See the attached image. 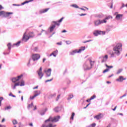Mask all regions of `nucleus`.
<instances>
[{
    "instance_id": "13",
    "label": "nucleus",
    "mask_w": 127,
    "mask_h": 127,
    "mask_svg": "<svg viewBox=\"0 0 127 127\" xmlns=\"http://www.w3.org/2000/svg\"><path fill=\"white\" fill-rule=\"evenodd\" d=\"M124 80H127V78H124V76H120L119 78L116 79V81H117V82H123Z\"/></svg>"
},
{
    "instance_id": "61",
    "label": "nucleus",
    "mask_w": 127,
    "mask_h": 127,
    "mask_svg": "<svg viewBox=\"0 0 127 127\" xmlns=\"http://www.w3.org/2000/svg\"><path fill=\"white\" fill-rule=\"evenodd\" d=\"M46 60V59H45V58H44V59H43V63H44V62H45Z\"/></svg>"
},
{
    "instance_id": "14",
    "label": "nucleus",
    "mask_w": 127,
    "mask_h": 127,
    "mask_svg": "<svg viewBox=\"0 0 127 127\" xmlns=\"http://www.w3.org/2000/svg\"><path fill=\"white\" fill-rule=\"evenodd\" d=\"M45 73H46L48 77H49L51 75V69L49 68L47 71L45 70Z\"/></svg>"
},
{
    "instance_id": "58",
    "label": "nucleus",
    "mask_w": 127,
    "mask_h": 127,
    "mask_svg": "<svg viewBox=\"0 0 127 127\" xmlns=\"http://www.w3.org/2000/svg\"><path fill=\"white\" fill-rule=\"evenodd\" d=\"M38 86H37L33 88V90H35V89H38Z\"/></svg>"
},
{
    "instance_id": "16",
    "label": "nucleus",
    "mask_w": 127,
    "mask_h": 127,
    "mask_svg": "<svg viewBox=\"0 0 127 127\" xmlns=\"http://www.w3.org/2000/svg\"><path fill=\"white\" fill-rule=\"evenodd\" d=\"M49 9H50L49 8L42 9L40 11V13H45V12H47V11H48V10H49Z\"/></svg>"
},
{
    "instance_id": "47",
    "label": "nucleus",
    "mask_w": 127,
    "mask_h": 127,
    "mask_svg": "<svg viewBox=\"0 0 127 127\" xmlns=\"http://www.w3.org/2000/svg\"><path fill=\"white\" fill-rule=\"evenodd\" d=\"M91 103L88 104L85 107H84V109H86V108H88L89 106H90Z\"/></svg>"
},
{
    "instance_id": "15",
    "label": "nucleus",
    "mask_w": 127,
    "mask_h": 127,
    "mask_svg": "<svg viewBox=\"0 0 127 127\" xmlns=\"http://www.w3.org/2000/svg\"><path fill=\"white\" fill-rule=\"evenodd\" d=\"M102 118H103V114H99L94 117V119H96V120H100Z\"/></svg>"
},
{
    "instance_id": "34",
    "label": "nucleus",
    "mask_w": 127,
    "mask_h": 127,
    "mask_svg": "<svg viewBox=\"0 0 127 127\" xmlns=\"http://www.w3.org/2000/svg\"><path fill=\"white\" fill-rule=\"evenodd\" d=\"M72 6H73V7H75V8H79V6L77 5V4H73L72 5Z\"/></svg>"
},
{
    "instance_id": "5",
    "label": "nucleus",
    "mask_w": 127,
    "mask_h": 127,
    "mask_svg": "<svg viewBox=\"0 0 127 127\" xmlns=\"http://www.w3.org/2000/svg\"><path fill=\"white\" fill-rule=\"evenodd\" d=\"M102 23H107V20H98L94 21V24L96 26H98V25H100V24H102Z\"/></svg>"
},
{
    "instance_id": "3",
    "label": "nucleus",
    "mask_w": 127,
    "mask_h": 127,
    "mask_svg": "<svg viewBox=\"0 0 127 127\" xmlns=\"http://www.w3.org/2000/svg\"><path fill=\"white\" fill-rule=\"evenodd\" d=\"M85 47H80V48L79 49V50H73V51L70 52L69 53V54L70 55H75V54H76V53H81V52H82V51H84V50H85Z\"/></svg>"
},
{
    "instance_id": "31",
    "label": "nucleus",
    "mask_w": 127,
    "mask_h": 127,
    "mask_svg": "<svg viewBox=\"0 0 127 127\" xmlns=\"http://www.w3.org/2000/svg\"><path fill=\"white\" fill-rule=\"evenodd\" d=\"M19 44H20V42H18L17 43L14 44L13 46H19Z\"/></svg>"
},
{
    "instance_id": "57",
    "label": "nucleus",
    "mask_w": 127,
    "mask_h": 127,
    "mask_svg": "<svg viewBox=\"0 0 127 127\" xmlns=\"http://www.w3.org/2000/svg\"><path fill=\"white\" fill-rule=\"evenodd\" d=\"M83 15H87V14H80V16H83Z\"/></svg>"
},
{
    "instance_id": "27",
    "label": "nucleus",
    "mask_w": 127,
    "mask_h": 127,
    "mask_svg": "<svg viewBox=\"0 0 127 127\" xmlns=\"http://www.w3.org/2000/svg\"><path fill=\"white\" fill-rule=\"evenodd\" d=\"M7 47L9 50H10V49H11V44H10V43H9L7 44Z\"/></svg>"
},
{
    "instance_id": "39",
    "label": "nucleus",
    "mask_w": 127,
    "mask_h": 127,
    "mask_svg": "<svg viewBox=\"0 0 127 127\" xmlns=\"http://www.w3.org/2000/svg\"><path fill=\"white\" fill-rule=\"evenodd\" d=\"M52 80H53V78H52L51 79H48V80H46L45 82L47 83V82H51V81H52Z\"/></svg>"
},
{
    "instance_id": "52",
    "label": "nucleus",
    "mask_w": 127,
    "mask_h": 127,
    "mask_svg": "<svg viewBox=\"0 0 127 127\" xmlns=\"http://www.w3.org/2000/svg\"><path fill=\"white\" fill-rule=\"evenodd\" d=\"M118 106H116L114 109H112L113 111H116V110L117 109V108Z\"/></svg>"
},
{
    "instance_id": "12",
    "label": "nucleus",
    "mask_w": 127,
    "mask_h": 127,
    "mask_svg": "<svg viewBox=\"0 0 127 127\" xmlns=\"http://www.w3.org/2000/svg\"><path fill=\"white\" fill-rule=\"evenodd\" d=\"M29 38H30L29 36L26 35L25 33L24 34L23 38H22L23 41H25V42H26V41H27V40H28Z\"/></svg>"
},
{
    "instance_id": "60",
    "label": "nucleus",
    "mask_w": 127,
    "mask_h": 127,
    "mask_svg": "<svg viewBox=\"0 0 127 127\" xmlns=\"http://www.w3.org/2000/svg\"><path fill=\"white\" fill-rule=\"evenodd\" d=\"M59 98H60V95L58 96L57 101H58V100H59Z\"/></svg>"
},
{
    "instance_id": "32",
    "label": "nucleus",
    "mask_w": 127,
    "mask_h": 127,
    "mask_svg": "<svg viewBox=\"0 0 127 127\" xmlns=\"http://www.w3.org/2000/svg\"><path fill=\"white\" fill-rule=\"evenodd\" d=\"M54 23H55V25H58V26H59L60 25V23L59 22H54Z\"/></svg>"
},
{
    "instance_id": "51",
    "label": "nucleus",
    "mask_w": 127,
    "mask_h": 127,
    "mask_svg": "<svg viewBox=\"0 0 127 127\" xmlns=\"http://www.w3.org/2000/svg\"><path fill=\"white\" fill-rule=\"evenodd\" d=\"M67 69H65V70L64 71V75H65V74L66 73H67Z\"/></svg>"
},
{
    "instance_id": "22",
    "label": "nucleus",
    "mask_w": 127,
    "mask_h": 127,
    "mask_svg": "<svg viewBox=\"0 0 127 127\" xmlns=\"http://www.w3.org/2000/svg\"><path fill=\"white\" fill-rule=\"evenodd\" d=\"M56 27V26L55 25H53L52 26H51L50 27V32H52V31H53V30H54L55 28Z\"/></svg>"
},
{
    "instance_id": "54",
    "label": "nucleus",
    "mask_w": 127,
    "mask_h": 127,
    "mask_svg": "<svg viewBox=\"0 0 127 127\" xmlns=\"http://www.w3.org/2000/svg\"><path fill=\"white\" fill-rule=\"evenodd\" d=\"M90 41H92V40H88V41H86L85 42H84L83 43H86V42H90Z\"/></svg>"
},
{
    "instance_id": "20",
    "label": "nucleus",
    "mask_w": 127,
    "mask_h": 127,
    "mask_svg": "<svg viewBox=\"0 0 127 127\" xmlns=\"http://www.w3.org/2000/svg\"><path fill=\"white\" fill-rule=\"evenodd\" d=\"M40 94V92H39V93L36 94L35 95H34L33 96H30V99L33 100V99H34V98H35V97H37V96H38Z\"/></svg>"
},
{
    "instance_id": "24",
    "label": "nucleus",
    "mask_w": 127,
    "mask_h": 127,
    "mask_svg": "<svg viewBox=\"0 0 127 127\" xmlns=\"http://www.w3.org/2000/svg\"><path fill=\"white\" fill-rule=\"evenodd\" d=\"M110 18H113V16L109 15L108 16H107L105 19H104L103 20H107L108 19H110Z\"/></svg>"
},
{
    "instance_id": "42",
    "label": "nucleus",
    "mask_w": 127,
    "mask_h": 127,
    "mask_svg": "<svg viewBox=\"0 0 127 127\" xmlns=\"http://www.w3.org/2000/svg\"><path fill=\"white\" fill-rule=\"evenodd\" d=\"M104 59H105V60H108V55H105L104 57H103Z\"/></svg>"
},
{
    "instance_id": "9",
    "label": "nucleus",
    "mask_w": 127,
    "mask_h": 127,
    "mask_svg": "<svg viewBox=\"0 0 127 127\" xmlns=\"http://www.w3.org/2000/svg\"><path fill=\"white\" fill-rule=\"evenodd\" d=\"M40 79H42L44 74L42 73V67H40L39 70L37 71Z\"/></svg>"
},
{
    "instance_id": "4",
    "label": "nucleus",
    "mask_w": 127,
    "mask_h": 127,
    "mask_svg": "<svg viewBox=\"0 0 127 127\" xmlns=\"http://www.w3.org/2000/svg\"><path fill=\"white\" fill-rule=\"evenodd\" d=\"M11 14H13V13L9 12H5L4 11H0V16L3 15L4 17H9Z\"/></svg>"
},
{
    "instance_id": "40",
    "label": "nucleus",
    "mask_w": 127,
    "mask_h": 127,
    "mask_svg": "<svg viewBox=\"0 0 127 127\" xmlns=\"http://www.w3.org/2000/svg\"><path fill=\"white\" fill-rule=\"evenodd\" d=\"M96 98V95H93L91 98L90 100H94Z\"/></svg>"
},
{
    "instance_id": "23",
    "label": "nucleus",
    "mask_w": 127,
    "mask_h": 127,
    "mask_svg": "<svg viewBox=\"0 0 127 127\" xmlns=\"http://www.w3.org/2000/svg\"><path fill=\"white\" fill-rule=\"evenodd\" d=\"M90 67H92V66H94V64H95V61H92V60H90Z\"/></svg>"
},
{
    "instance_id": "10",
    "label": "nucleus",
    "mask_w": 127,
    "mask_h": 127,
    "mask_svg": "<svg viewBox=\"0 0 127 127\" xmlns=\"http://www.w3.org/2000/svg\"><path fill=\"white\" fill-rule=\"evenodd\" d=\"M106 32L104 31H95L94 33L93 34L95 35V36H98V35L100 34H105Z\"/></svg>"
},
{
    "instance_id": "18",
    "label": "nucleus",
    "mask_w": 127,
    "mask_h": 127,
    "mask_svg": "<svg viewBox=\"0 0 127 127\" xmlns=\"http://www.w3.org/2000/svg\"><path fill=\"white\" fill-rule=\"evenodd\" d=\"M123 17V14H118L116 16V19H121V18H122Z\"/></svg>"
},
{
    "instance_id": "56",
    "label": "nucleus",
    "mask_w": 127,
    "mask_h": 127,
    "mask_svg": "<svg viewBox=\"0 0 127 127\" xmlns=\"http://www.w3.org/2000/svg\"><path fill=\"white\" fill-rule=\"evenodd\" d=\"M29 126H30V127H33V124H32V123H30Z\"/></svg>"
},
{
    "instance_id": "25",
    "label": "nucleus",
    "mask_w": 127,
    "mask_h": 127,
    "mask_svg": "<svg viewBox=\"0 0 127 127\" xmlns=\"http://www.w3.org/2000/svg\"><path fill=\"white\" fill-rule=\"evenodd\" d=\"M12 123L13 124V125H16V126H17V125H20V124L19 123H17V121L16 120H13L12 121Z\"/></svg>"
},
{
    "instance_id": "30",
    "label": "nucleus",
    "mask_w": 127,
    "mask_h": 127,
    "mask_svg": "<svg viewBox=\"0 0 127 127\" xmlns=\"http://www.w3.org/2000/svg\"><path fill=\"white\" fill-rule=\"evenodd\" d=\"M96 127V124L93 123L92 124H91L88 126V127Z\"/></svg>"
},
{
    "instance_id": "11",
    "label": "nucleus",
    "mask_w": 127,
    "mask_h": 127,
    "mask_svg": "<svg viewBox=\"0 0 127 127\" xmlns=\"http://www.w3.org/2000/svg\"><path fill=\"white\" fill-rule=\"evenodd\" d=\"M83 68H84V69L85 70H90V69H92V67L91 66H89V64H85L83 65Z\"/></svg>"
},
{
    "instance_id": "45",
    "label": "nucleus",
    "mask_w": 127,
    "mask_h": 127,
    "mask_svg": "<svg viewBox=\"0 0 127 127\" xmlns=\"http://www.w3.org/2000/svg\"><path fill=\"white\" fill-rule=\"evenodd\" d=\"M63 17H62V18H61L58 22L60 23V22H62V20H63Z\"/></svg>"
},
{
    "instance_id": "49",
    "label": "nucleus",
    "mask_w": 127,
    "mask_h": 127,
    "mask_svg": "<svg viewBox=\"0 0 127 127\" xmlns=\"http://www.w3.org/2000/svg\"><path fill=\"white\" fill-rule=\"evenodd\" d=\"M3 7H2V6L1 4H0V10H1V9H3Z\"/></svg>"
},
{
    "instance_id": "29",
    "label": "nucleus",
    "mask_w": 127,
    "mask_h": 127,
    "mask_svg": "<svg viewBox=\"0 0 127 127\" xmlns=\"http://www.w3.org/2000/svg\"><path fill=\"white\" fill-rule=\"evenodd\" d=\"M75 116V113H72L71 116L70 117V120H72L73 121V120H74V117Z\"/></svg>"
},
{
    "instance_id": "53",
    "label": "nucleus",
    "mask_w": 127,
    "mask_h": 127,
    "mask_svg": "<svg viewBox=\"0 0 127 127\" xmlns=\"http://www.w3.org/2000/svg\"><path fill=\"white\" fill-rule=\"evenodd\" d=\"M125 6H126V5H125V3H123L122 6L121 7V8L125 7Z\"/></svg>"
},
{
    "instance_id": "59",
    "label": "nucleus",
    "mask_w": 127,
    "mask_h": 127,
    "mask_svg": "<svg viewBox=\"0 0 127 127\" xmlns=\"http://www.w3.org/2000/svg\"><path fill=\"white\" fill-rule=\"evenodd\" d=\"M59 98H60V95L58 96L57 101H58V100H59Z\"/></svg>"
},
{
    "instance_id": "19",
    "label": "nucleus",
    "mask_w": 127,
    "mask_h": 127,
    "mask_svg": "<svg viewBox=\"0 0 127 127\" xmlns=\"http://www.w3.org/2000/svg\"><path fill=\"white\" fill-rule=\"evenodd\" d=\"M28 36L29 38H32V37H34V33H33V32L29 33Z\"/></svg>"
},
{
    "instance_id": "55",
    "label": "nucleus",
    "mask_w": 127,
    "mask_h": 127,
    "mask_svg": "<svg viewBox=\"0 0 127 127\" xmlns=\"http://www.w3.org/2000/svg\"><path fill=\"white\" fill-rule=\"evenodd\" d=\"M2 100H3V97H0V101L2 102Z\"/></svg>"
},
{
    "instance_id": "21",
    "label": "nucleus",
    "mask_w": 127,
    "mask_h": 127,
    "mask_svg": "<svg viewBox=\"0 0 127 127\" xmlns=\"http://www.w3.org/2000/svg\"><path fill=\"white\" fill-rule=\"evenodd\" d=\"M31 1H33V0H29L28 1H25L21 3L22 5H23L24 4H25V3H28V2H30Z\"/></svg>"
},
{
    "instance_id": "44",
    "label": "nucleus",
    "mask_w": 127,
    "mask_h": 127,
    "mask_svg": "<svg viewBox=\"0 0 127 127\" xmlns=\"http://www.w3.org/2000/svg\"><path fill=\"white\" fill-rule=\"evenodd\" d=\"M38 50V47H36L34 48V51H37Z\"/></svg>"
},
{
    "instance_id": "26",
    "label": "nucleus",
    "mask_w": 127,
    "mask_h": 127,
    "mask_svg": "<svg viewBox=\"0 0 127 127\" xmlns=\"http://www.w3.org/2000/svg\"><path fill=\"white\" fill-rule=\"evenodd\" d=\"M54 111L55 112H56V113H58V112L60 111V110L59 109V107H56V108H55Z\"/></svg>"
},
{
    "instance_id": "48",
    "label": "nucleus",
    "mask_w": 127,
    "mask_h": 127,
    "mask_svg": "<svg viewBox=\"0 0 127 127\" xmlns=\"http://www.w3.org/2000/svg\"><path fill=\"white\" fill-rule=\"evenodd\" d=\"M14 127H20V124H17V125L15 126Z\"/></svg>"
},
{
    "instance_id": "36",
    "label": "nucleus",
    "mask_w": 127,
    "mask_h": 127,
    "mask_svg": "<svg viewBox=\"0 0 127 127\" xmlns=\"http://www.w3.org/2000/svg\"><path fill=\"white\" fill-rule=\"evenodd\" d=\"M31 107H33V103L32 102L31 104L28 105V108H31Z\"/></svg>"
},
{
    "instance_id": "43",
    "label": "nucleus",
    "mask_w": 127,
    "mask_h": 127,
    "mask_svg": "<svg viewBox=\"0 0 127 127\" xmlns=\"http://www.w3.org/2000/svg\"><path fill=\"white\" fill-rule=\"evenodd\" d=\"M9 96H11V97H13V98H15V96L13 95V94H12V93H11L9 94Z\"/></svg>"
},
{
    "instance_id": "17",
    "label": "nucleus",
    "mask_w": 127,
    "mask_h": 127,
    "mask_svg": "<svg viewBox=\"0 0 127 127\" xmlns=\"http://www.w3.org/2000/svg\"><path fill=\"white\" fill-rule=\"evenodd\" d=\"M57 54H58V50H56L55 51H54V52H53V53L50 55V56H52V55H53V56H54V57H56V56H57Z\"/></svg>"
},
{
    "instance_id": "38",
    "label": "nucleus",
    "mask_w": 127,
    "mask_h": 127,
    "mask_svg": "<svg viewBox=\"0 0 127 127\" xmlns=\"http://www.w3.org/2000/svg\"><path fill=\"white\" fill-rule=\"evenodd\" d=\"M66 44H71L72 43V42L71 41H66Z\"/></svg>"
},
{
    "instance_id": "41",
    "label": "nucleus",
    "mask_w": 127,
    "mask_h": 127,
    "mask_svg": "<svg viewBox=\"0 0 127 127\" xmlns=\"http://www.w3.org/2000/svg\"><path fill=\"white\" fill-rule=\"evenodd\" d=\"M10 109H11V107L10 106H7L5 108V110H10Z\"/></svg>"
},
{
    "instance_id": "2",
    "label": "nucleus",
    "mask_w": 127,
    "mask_h": 127,
    "mask_svg": "<svg viewBox=\"0 0 127 127\" xmlns=\"http://www.w3.org/2000/svg\"><path fill=\"white\" fill-rule=\"evenodd\" d=\"M123 45L121 43H118L116 45V46L113 48V50L114 53H112L111 54V57H114L115 54L117 55H120L121 54V51H122V47Z\"/></svg>"
},
{
    "instance_id": "8",
    "label": "nucleus",
    "mask_w": 127,
    "mask_h": 127,
    "mask_svg": "<svg viewBox=\"0 0 127 127\" xmlns=\"http://www.w3.org/2000/svg\"><path fill=\"white\" fill-rule=\"evenodd\" d=\"M16 86H20L21 87L22 86H24V81L22 80L21 82H17L14 84L13 89H14L16 88Z\"/></svg>"
},
{
    "instance_id": "33",
    "label": "nucleus",
    "mask_w": 127,
    "mask_h": 127,
    "mask_svg": "<svg viewBox=\"0 0 127 127\" xmlns=\"http://www.w3.org/2000/svg\"><path fill=\"white\" fill-rule=\"evenodd\" d=\"M123 71V69H119L117 72V74H120V73H122V71Z\"/></svg>"
},
{
    "instance_id": "63",
    "label": "nucleus",
    "mask_w": 127,
    "mask_h": 127,
    "mask_svg": "<svg viewBox=\"0 0 127 127\" xmlns=\"http://www.w3.org/2000/svg\"><path fill=\"white\" fill-rule=\"evenodd\" d=\"M3 122H4V119H3L1 121V123H3Z\"/></svg>"
},
{
    "instance_id": "6",
    "label": "nucleus",
    "mask_w": 127,
    "mask_h": 127,
    "mask_svg": "<svg viewBox=\"0 0 127 127\" xmlns=\"http://www.w3.org/2000/svg\"><path fill=\"white\" fill-rule=\"evenodd\" d=\"M23 76V75L22 74H21L20 75L18 76L17 77L12 78V82L13 83H16V82H18V80H20Z\"/></svg>"
},
{
    "instance_id": "7",
    "label": "nucleus",
    "mask_w": 127,
    "mask_h": 127,
    "mask_svg": "<svg viewBox=\"0 0 127 127\" xmlns=\"http://www.w3.org/2000/svg\"><path fill=\"white\" fill-rule=\"evenodd\" d=\"M32 56L33 61H36L40 58V55L38 54H32Z\"/></svg>"
},
{
    "instance_id": "37",
    "label": "nucleus",
    "mask_w": 127,
    "mask_h": 127,
    "mask_svg": "<svg viewBox=\"0 0 127 127\" xmlns=\"http://www.w3.org/2000/svg\"><path fill=\"white\" fill-rule=\"evenodd\" d=\"M69 98H67V100H70V99H72L73 98V96L72 94L69 95Z\"/></svg>"
},
{
    "instance_id": "62",
    "label": "nucleus",
    "mask_w": 127,
    "mask_h": 127,
    "mask_svg": "<svg viewBox=\"0 0 127 127\" xmlns=\"http://www.w3.org/2000/svg\"><path fill=\"white\" fill-rule=\"evenodd\" d=\"M13 5H16L17 6H19L20 5L16 4H13Z\"/></svg>"
},
{
    "instance_id": "1",
    "label": "nucleus",
    "mask_w": 127,
    "mask_h": 127,
    "mask_svg": "<svg viewBox=\"0 0 127 127\" xmlns=\"http://www.w3.org/2000/svg\"><path fill=\"white\" fill-rule=\"evenodd\" d=\"M60 119V116H55L54 118L50 117V118L45 121L44 125L46 126V127H53L51 123H57Z\"/></svg>"
},
{
    "instance_id": "35",
    "label": "nucleus",
    "mask_w": 127,
    "mask_h": 127,
    "mask_svg": "<svg viewBox=\"0 0 127 127\" xmlns=\"http://www.w3.org/2000/svg\"><path fill=\"white\" fill-rule=\"evenodd\" d=\"M109 71H110V69H109V68H107L103 71V73H107V72H109Z\"/></svg>"
},
{
    "instance_id": "28",
    "label": "nucleus",
    "mask_w": 127,
    "mask_h": 127,
    "mask_svg": "<svg viewBox=\"0 0 127 127\" xmlns=\"http://www.w3.org/2000/svg\"><path fill=\"white\" fill-rule=\"evenodd\" d=\"M105 66L106 67H107V68H108V69H112V68H113V66L112 65H110V66H109L108 64H105Z\"/></svg>"
},
{
    "instance_id": "50",
    "label": "nucleus",
    "mask_w": 127,
    "mask_h": 127,
    "mask_svg": "<svg viewBox=\"0 0 127 127\" xmlns=\"http://www.w3.org/2000/svg\"><path fill=\"white\" fill-rule=\"evenodd\" d=\"M57 44L58 45H62V42H59V43H57Z\"/></svg>"
},
{
    "instance_id": "46",
    "label": "nucleus",
    "mask_w": 127,
    "mask_h": 127,
    "mask_svg": "<svg viewBox=\"0 0 127 127\" xmlns=\"http://www.w3.org/2000/svg\"><path fill=\"white\" fill-rule=\"evenodd\" d=\"M91 101H92V100L91 99V98H90L89 99H87L86 100V102H87V103H90Z\"/></svg>"
},
{
    "instance_id": "64",
    "label": "nucleus",
    "mask_w": 127,
    "mask_h": 127,
    "mask_svg": "<svg viewBox=\"0 0 127 127\" xmlns=\"http://www.w3.org/2000/svg\"><path fill=\"white\" fill-rule=\"evenodd\" d=\"M63 33H64V32H66V31L65 30H64L63 31H62Z\"/></svg>"
}]
</instances>
